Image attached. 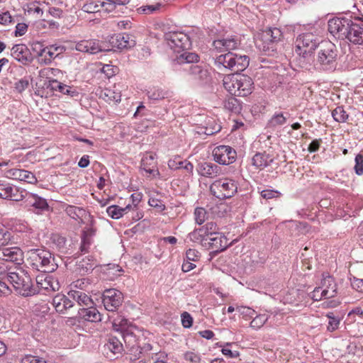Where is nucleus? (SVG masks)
Here are the masks:
<instances>
[{
    "mask_svg": "<svg viewBox=\"0 0 363 363\" xmlns=\"http://www.w3.org/2000/svg\"><path fill=\"white\" fill-rule=\"evenodd\" d=\"M7 281L17 294L23 296H30L38 291L33 288L31 278L28 273L21 267H14L11 272H9Z\"/></svg>",
    "mask_w": 363,
    "mask_h": 363,
    "instance_id": "1",
    "label": "nucleus"
},
{
    "mask_svg": "<svg viewBox=\"0 0 363 363\" xmlns=\"http://www.w3.org/2000/svg\"><path fill=\"white\" fill-rule=\"evenodd\" d=\"M247 55H238L232 52L221 54L215 58L214 64L220 71H233L235 73L245 70L249 65Z\"/></svg>",
    "mask_w": 363,
    "mask_h": 363,
    "instance_id": "2",
    "label": "nucleus"
},
{
    "mask_svg": "<svg viewBox=\"0 0 363 363\" xmlns=\"http://www.w3.org/2000/svg\"><path fill=\"white\" fill-rule=\"evenodd\" d=\"M28 262L38 271L49 273L55 271L57 264L53 255L44 249H31L28 251Z\"/></svg>",
    "mask_w": 363,
    "mask_h": 363,
    "instance_id": "3",
    "label": "nucleus"
},
{
    "mask_svg": "<svg viewBox=\"0 0 363 363\" xmlns=\"http://www.w3.org/2000/svg\"><path fill=\"white\" fill-rule=\"evenodd\" d=\"M337 49L335 44L330 41H323L320 45V49L315 60L314 66L316 69L321 71L335 70L337 65Z\"/></svg>",
    "mask_w": 363,
    "mask_h": 363,
    "instance_id": "4",
    "label": "nucleus"
},
{
    "mask_svg": "<svg viewBox=\"0 0 363 363\" xmlns=\"http://www.w3.org/2000/svg\"><path fill=\"white\" fill-rule=\"evenodd\" d=\"M211 193L220 199H228L238 191V183L232 179L224 178L215 181L210 186Z\"/></svg>",
    "mask_w": 363,
    "mask_h": 363,
    "instance_id": "5",
    "label": "nucleus"
},
{
    "mask_svg": "<svg viewBox=\"0 0 363 363\" xmlns=\"http://www.w3.org/2000/svg\"><path fill=\"white\" fill-rule=\"evenodd\" d=\"M295 43L296 53L306 58L313 52L318 43L313 33H307L298 35Z\"/></svg>",
    "mask_w": 363,
    "mask_h": 363,
    "instance_id": "6",
    "label": "nucleus"
},
{
    "mask_svg": "<svg viewBox=\"0 0 363 363\" xmlns=\"http://www.w3.org/2000/svg\"><path fill=\"white\" fill-rule=\"evenodd\" d=\"M164 40L174 52L189 49L191 47L189 37L183 32H168L164 34Z\"/></svg>",
    "mask_w": 363,
    "mask_h": 363,
    "instance_id": "7",
    "label": "nucleus"
},
{
    "mask_svg": "<svg viewBox=\"0 0 363 363\" xmlns=\"http://www.w3.org/2000/svg\"><path fill=\"white\" fill-rule=\"evenodd\" d=\"M130 325V323L128 320L123 317H117L112 323L113 330L120 331L122 333L125 343L130 348L134 349V344L136 343L137 340L132 328H129Z\"/></svg>",
    "mask_w": 363,
    "mask_h": 363,
    "instance_id": "8",
    "label": "nucleus"
},
{
    "mask_svg": "<svg viewBox=\"0 0 363 363\" xmlns=\"http://www.w3.org/2000/svg\"><path fill=\"white\" fill-rule=\"evenodd\" d=\"M102 301L107 311H115L121 306L123 295L117 289H107L103 294Z\"/></svg>",
    "mask_w": 363,
    "mask_h": 363,
    "instance_id": "9",
    "label": "nucleus"
},
{
    "mask_svg": "<svg viewBox=\"0 0 363 363\" xmlns=\"http://www.w3.org/2000/svg\"><path fill=\"white\" fill-rule=\"evenodd\" d=\"M213 235L209 238H202V245L216 253L225 250L230 245L228 239L221 233Z\"/></svg>",
    "mask_w": 363,
    "mask_h": 363,
    "instance_id": "10",
    "label": "nucleus"
},
{
    "mask_svg": "<svg viewBox=\"0 0 363 363\" xmlns=\"http://www.w3.org/2000/svg\"><path fill=\"white\" fill-rule=\"evenodd\" d=\"M352 20L347 18H334L328 23L329 32L335 37L345 40Z\"/></svg>",
    "mask_w": 363,
    "mask_h": 363,
    "instance_id": "11",
    "label": "nucleus"
},
{
    "mask_svg": "<svg viewBox=\"0 0 363 363\" xmlns=\"http://www.w3.org/2000/svg\"><path fill=\"white\" fill-rule=\"evenodd\" d=\"M214 160L224 165L232 164L236 158V152L230 146L220 145L213 150Z\"/></svg>",
    "mask_w": 363,
    "mask_h": 363,
    "instance_id": "12",
    "label": "nucleus"
},
{
    "mask_svg": "<svg viewBox=\"0 0 363 363\" xmlns=\"http://www.w3.org/2000/svg\"><path fill=\"white\" fill-rule=\"evenodd\" d=\"M110 47L106 49L112 50L114 48L117 49H128L135 46V41L132 36L128 33H118L110 37L108 40Z\"/></svg>",
    "mask_w": 363,
    "mask_h": 363,
    "instance_id": "13",
    "label": "nucleus"
},
{
    "mask_svg": "<svg viewBox=\"0 0 363 363\" xmlns=\"http://www.w3.org/2000/svg\"><path fill=\"white\" fill-rule=\"evenodd\" d=\"M345 40H347L353 45H363V21L360 22L352 21Z\"/></svg>",
    "mask_w": 363,
    "mask_h": 363,
    "instance_id": "14",
    "label": "nucleus"
},
{
    "mask_svg": "<svg viewBox=\"0 0 363 363\" xmlns=\"http://www.w3.org/2000/svg\"><path fill=\"white\" fill-rule=\"evenodd\" d=\"M36 284L40 291L45 292H53L60 289L58 281L51 275L48 274H41L36 277Z\"/></svg>",
    "mask_w": 363,
    "mask_h": 363,
    "instance_id": "15",
    "label": "nucleus"
},
{
    "mask_svg": "<svg viewBox=\"0 0 363 363\" xmlns=\"http://www.w3.org/2000/svg\"><path fill=\"white\" fill-rule=\"evenodd\" d=\"M217 225L213 222H208L203 227L194 230L189 234L190 239L194 242H201V239L209 238L218 233Z\"/></svg>",
    "mask_w": 363,
    "mask_h": 363,
    "instance_id": "16",
    "label": "nucleus"
},
{
    "mask_svg": "<svg viewBox=\"0 0 363 363\" xmlns=\"http://www.w3.org/2000/svg\"><path fill=\"white\" fill-rule=\"evenodd\" d=\"M76 50L89 54H96L101 51H108L109 49H106L104 44L100 43L98 40H84L77 43Z\"/></svg>",
    "mask_w": 363,
    "mask_h": 363,
    "instance_id": "17",
    "label": "nucleus"
},
{
    "mask_svg": "<svg viewBox=\"0 0 363 363\" xmlns=\"http://www.w3.org/2000/svg\"><path fill=\"white\" fill-rule=\"evenodd\" d=\"M0 259L19 264L23 261V252L17 247L0 248Z\"/></svg>",
    "mask_w": 363,
    "mask_h": 363,
    "instance_id": "18",
    "label": "nucleus"
},
{
    "mask_svg": "<svg viewBox=\"0 0 363 363\" xmlns=\"http://www.w3.org/2000/svg\"><path fill=\"white\" fill-rule=\"evenodd\" d=\"M64 47L52 45L40 50L38 56L41 57L40 60L45 65L51 63L59 54L64 51Z\"/></svg>",
    "mask_w": 363,
    "mask_h": 363,
    "instance_id": "19",
    "label": "nucleus"
},
{
    "mask_svg": "<svg viewBox=\"0 0 363 363\" xmlns=\"http://www.w3.org/2000/svg\"><path fill=\"white\" fill-rule=\"evenodd\" d=\"M132 351L138 352V356L135 355L138 359H141L138 363H152L153 356L157 355L156 352H152V345L149 343H145L143 347L136 346L134 344V349L131 348Z\"/></svg>",
    "mask_w": 363,
    "mask_h": 363,
    "instance_id": "20",
    "label": "nucleus"
},
{
    "mask_svg": "<svg viewBox=\"0 0 363 363\" xmlns=\"http://www.w3.org/2000/svg\"><path fill=\"white\" fill-rule=\"evenodd\" d=\"M240 45L239 40L236 37L230 36L223 39H218L213 42V46L216 50L220 52L235 50Z\"/></svg>",
    "mask_w": 363,
    "mask_h": 363,
    "instance_id": "21",
    "label": "nucleus"
},
{
    "mask_svg": "<svg viewBox=\"0 0 363 363\" xmlns=\"http://www.w3.org/2000/svg\"><path fill=\"white\" fill-rule=\"evenodd\" d=\"M11 56L17 61L26 65L32 60L31 54L24 44H18L11 48Z\"/></svg>",
    "mask_w": 363,
    "mask_h": 363,
    "instance_id": "22",
    "label": "nucleus"
},
{
    "mask_svg": "<svg viewBox=\"0 0 363 363\" xmlns=\"http://www.w3.org/2000/svg\"><path fill=\"white\" fill-rule=\"evenodd\" d=\"M0 198L20 201L23 199V195L18 193V189L16 186L9 183L0 182Z\"/></svg>",
    "mask_w": 363,
    "mask_h": 363,
    "instance_id": "23",
    "label": "nucleus"
},
{
    "mask_svg": "<svg viewBox=\"0 0 363 363\" xmlns=\"http://www.w3.org/2000/svg\"><path fill=\"white\" fill-rule=\"evenodd\" d=\"M189 75L199 84L207 83L210 80V72L208 69L198 65L190 66Z\"/></svg>",
    "mask_w": 363,
    "mask_h": 363,
    "instance_id": "24",
    "label": "nucleus"
},
{
    "mask_svg": "<svg viewBox=\"0 0 363 363\" xmlns=\"http://www.w3.org/2000/svg\"><path fill=\"white\" fill-rule=\"evenodd\" d=\"M68 296L75 301L82 308H86L88 306H94V303L89 295L84 293L83 291H78L75 289H71L68 292Z\"/></svg>",
    "mask_w": 363,
    "mask_h": 363,
    "instance_id": "25",
    "label": "nucleus"
},
{
    "mask_svg": "<svg viewBox=\"0 0 363 363\" xmlns=\"http://www.w3.org/2000/svg\"><path fill=\"white\" fill-rule=\"evenodd\" d=\"M238 96H246L251 94L253 88L252 79L244 74H238Z\"/></svg>",
    "mask_w": 363,
    "mask_h": 363,
    "instance_id": "26",
    "label": "nucleus"
},
{
    "mask_svg": "<svg viewBox=\"0 0 363 363\" xmlns=\"http://www.w3.org/2000/svg\"><path fill=\"white\" fill-rule=\"evenodd\" d=\"M322 294L323 293L326 298H333L337 294V286L333 278L329 275L323 276L320 285Z\"/></svg>",
    "mask_w": 363,
    "mask_h": 363,
    "instance_id": "27",
    "label": "nucleus"
},
{
    "mask_svg": "<svg viewBox=\"0 0 363 363\" xmlns=\"http://www.w3.org/2000/svg\"><path fill=\"white\" fill-rule=\"evenodd\" d=\"M52 306L58 313H65L67 309L73 307V302L65 295L58 294L52 298Z\"/></svg>",
    "mask_w": 363,
    "mask_h": 363,
    "instance_id": "28",
    "label": "nucleus"
},
{
    "mask_svg": "<svg viewBox=\"0 0 363 363\" xmlns=\"http://www.w3.org/2000/svg\"><path fill=\"white\" fill-rule=\"evenodd\" d=\"M197 171L203 177L213 178L219 174L220 169L213 163L203 162L199 164Z\"/></svg>",
    "mask_w": 363,
    "mask_h": 363,
    "instance_id": "29",
    "label": "nucleus"
},
{
    "mask_svg": "<svg viewBox=\"0 0 363 363\" xmlns=\"http://www.w3.org/2000/svg\"><path fill=\"white\" fill-rule=\"evenodd\" d=\"M49 86L53 91H59L63 94L70 96L72 97L78 95V91L73 86L65 84L57 80L52 79L49 81Z\"/></svg>",
    "mask_w": 363,
    "mask_h": 363,
    "instance_id": "30",
    "label": "nucleus"
},
{
    "mask_svg": "<svg viewBox=\"0 0 363 363\" xmlns=\"http://www.w3.org/2000/svg\"><path fill=\"white\" fill-rule=\"evenodd\" d=\"M78 313L82 318L86 321L99 322L101 320L100 313L93 306L80 308Z\"/></svg>",
    "mask_w": 363,
    "mask_h": 363,
    "instance_id": "31",
    "label": "nucleus"
},
{
    "mask_svg": "<svg viewBox=\"0 0 363 363\" xmlns=\"http://www.w3.org/2000/svg\"><path fill=\"white\" fill-rule=\"evenodd\" d=\"M274 158L266 152H257L252 158V164L255 167L256 169H264L272 162H273Z\"/></svg>",
    "mask_w": 363,
    "mask_h": 363,
    "instance_id": "32",
    "label": "nucleus"
},
{
    "mask_svg": "<svg viewBox=\"0 0 363 363\" xmlns=\"http://www.w3.org/2000/svg\"><path fill=\"white\" fill-rule=\"evenodd\" d=\"M9 173L14 179H18L29 184H35L37 182L34 174L25 169H13L9 171Z\"/></svg>",
    "mask_w": 363,
    "mask_h": 363,
    "instance_id": "33",
    "label": "nucleus"
},
{
    "mask_svg": "<svg viewBox=\"0 0 363 363\" xmlns=\"http://www.w3.org/2000/svg\"><path fill=\"white\" fill-rule=\"evenodd\" d=\"M23 198L26 199V202L28 205L33 206L36 209L45 210L48 207L47 201L36 194L32 193H26L25 196L23 195Z\"/></svg>",
    "mask_w": 363,
    "mask_h": 363,
    "instance_id": "34",
    "label": "nucleus"
},
{
    "mask_svg": "<svg viewBox=\"0 0 363 363\" xmlns=\"http://www.w3.org/2000/svg\"><path fill=\"white\" fill-rule=\"evenodd\" d=\"M277 43L278 42L271 40L265 41L264 40L263 33H262L260 38L256 41V45L259 50L267 55H274L277 50Z\"/></svg>",
    "mask_w": 363,
    "mask_h": 363,
    "instance_id": "35",
    "label": "nucleus"
},
{
    "mask_svg": "<svg viewBox=\"0 0 363 363\" xmlns=\"http://www.w3.org/2000/svg\"><path fill=\"white\" fill-rule=\"evenodd\" d=\"M223 81L225 89L232 95L238 96V74H228L223 78Z\"/></svg>",
    "mask_w": 363,
    "mask_h": 363,
    "instance_id": "36",
    "label": "nucleus"
},
{
    "mask_svg": "<svg viewBox=\"0 0 363 363\" xmlns=\"http://www.w3.org/2000/svg\"><path fill=\"white\" fill-rule=\"evenodd\" d=\"M96 262L92 256H88L79 261L77 264V270L80 274L88 273L93 270Z\"/></svg>",
    "mask_w": 363,
    "mask_h": 363,
    "instance_id": "37",
    "label": "nucleus"
},
{
    "mask_svg": "<svg viewBox=\"0 0 363 363\" xmlns=\"http://www.w3.org/2000/svg\"><path fill=\"white\" fill-rule=\"evenodd\" d=\"M104 347L114 355L121 354L123 351V344L119 339L116 337H110L108 342L104 345Z\"/></svg>",
    "mask_w": 363,
    "mask_h": 363,
    "instance_id": "38",
    "label": "nucleus"
},
{
    "mask_svg": "<svg viewBox=\"0 0 363 363\" xmlns=\"http://www.w3.org/2000/svg\"><path fill=\"white\" fill-rule=\"evenodd\" d=\"M155 154L146 153L145 155H144L141 160V169L148 174H152L154 172L152 167L155 164Z\"/></svg>",
    "mask_w": 363,
    "mask_h": 363,
    "instance_id": "39",
    "label": "nucleus"
},
{
    "mask_svg": "<svg viewBox=\"0 0 363 363\" xmlns=\"http://www.w3.org/2000/svg\"><path fill=\"white\" fill-rule=\"evenodd\" d=\"M130 206L121 208L118 206L113 205L106 208V213L113 219H119L123 216L130 212Z\"/></svg>",
    "mask_w": 363,
    "mask_h": 363,
    "instance_id": "40",
    "label": "nucleus"
},
{
    "mask_svg": "<svg viewBox=\"0 0 363 363\" xmlns=\"http://www.w3.org/2000/svg\"><path fill=\"white\" fill-rule=\"evenodd\" d=\"M262 33L264 40L265 41L271 40L274 42H279L282 38V33L281 30L277 28H268Z\"/></svg>",
    "mask_w": 363,
    "mask_h": 363,
    "instance_id": "41",
    "label": "nucleus"
},
{
    "mask_svg": "<svg viewBox=\"0 0 363 363\" xmlns=\"http://www.w3.org/2000/svg\"><path fill=\"white\" fill-rule=\"evenodd\" d=\"M178 63H194L199 60V56L194 52H184L182 53L177 59Z\"/></svg>",
    "mask_w": 363,
    "mask_h": 363,
    "instance_id": "42",
    "label": "nucleus"
},
{
    "mask_svg": "<svg viewBox=\"0 0 363 363\" xmlns=\"http://www.w3.org/2000/svg\"><path fill=\"white\" fill-rule=\"evenodd\" d=\"M65 212L69 217L76 220H82V218L85 214V211L83 208L74 206H67Z\"/></svg>",
    "mask_w": 363,
    "mask_h": 363,
    "instance_id": "43",
    "label": "nucleus"
},
{
    "mask_svg": "<svg viewBox=\"0 0 363 363\" xmlns=\"http://www.w3.org/2000/svg\"><path fill=\"white\" fill-rule=\"evenodd\" d=\"M269 315L263 313L256 315L250 322V327L255 330L260 329L268 320Z\"/></svg>",
    "mask_w": 363,
    "mask_h": 363,
    "instance_id": "44",
    "label": "nucleus"
},
{
    "mask_svg": "<svg viewBox=\"0 0 363 363\" xmlns=\"http://www.w3.org/2000/svg\"><path fill=\"white\" fill-rule=\"evenodd\" d=\"M333 119L338 123H345L348 118V114L342 106H337L332 111Z\"/></svg>",
    "mask_w": 363,
    "mask_h": 363,
    "instance_id": "45",
    "label": "nucleus"
},
{
    "mask_svg": "<svg viewBox=\"0 0 363 363\" xmlns=\"http://www.w3.org/2000/svg\"><path fill=\"white\" fill-rule=\"evenodd\" d=\"M225 108L234 112L239 113L241 110L240 102L234 97H230L224 102Z\"/></svg>",
    "mask_w": 363,
    "mask_h": 363,
    "instance_id": "46",
    "label": "nucleus"
},
{
    "mask_svg": "<svg viewBox=\"0 0 363 363\" xmlns=\"http://www.w3.org/2000/svg\"><path fill=\"white\" fill-rule=\"evenodd\" d=\"M167 96V93L164 91L162 89L159 88H154L150 89L147 92V96L149 99L157 101L162 99H164Z\"/></svg>",
    "mask_w": 363,
    "mask_h": 363,
    "instance_id": "47",
    "label": "nucleus"
},
{
    "mask_svg": "<svg viewBox=\"0 0 363 363\" xmlns=\"http://www.w3.org/2000/svg\"><path fill=\"white\" fill-rule=\"evenodd\" d=\"M286 121V118L284 116L283 113H275L272 118L269 121L268 125L269 127H277L278 125H284Z\"/></svg>",
    "mask_w": 363,
    "mask_h": 363,
    "instance_id": "48",
    "label": "nucleus"
},
{
    "mask_svg": "<svg viewBox=\"0 0 363 363\" xmlns=\"http://www.w3.org/2000/svg\"><path fill=\"white\" fill-rule=\"evenodd\" d=\"M90 285V282L87 279H79L71 284L72 289H79V291L85 290Z\"/></svg>",
    "mask_w": 363,
    "mask_h": 363,
    "instance_id": "49",
    "label": "nucleus"
},
{
    "mask_svg": "<svg viewBox=\"0 0 363 363\" xmlns=\"http://www.w3.org/2000/svg\"><path fill=\"white\" fill-rule=\"evenodd\" d=\"M11 239V233L4 229H0V248H3L2 247L9 245Z\"/></svg>",
    "mask_w": 363,
    "mask_h": 363,
    "instance_id": "50",
    "label": "nucleus"
},
{
    "mask_svg": "<svg viewBox=\"0 0 363 363\" xmlns=\"http://www.w3.org/2000/svg\"><path fill=\"white\" fill-rule=\"evenodd\" d=\"M130 0H106L101 3V6H111V9H106V11L110 12L113 11L116 5H125L128 4Z\"/></svg>",
    "mask_w": 363,
    "mask_h": 363,
    "instance_id": "51",
    "label": "nucleus"
},
{
    "mask_svg": "<svg viewBox=\"0 0 363 363\" xmlns=\"http://www.w3.org/2000/svg\"><path fill=\"white\" fill-rule=\"evenodd\" d=\"M236 310L242 316V318L246 320L252 318L255 315H256L255 311L249 307L238 306Z\"/></svg>",
    "mask_w": 363,
    "mask_h": 363,
    "instance_id": "52",
    "label": "nucleus"
},
{
    "mask_svg": "<svg viewBox=\"0 0 363 363\" xmlns=\"http://www.w3.org/2000/svg\"><path fill=\"white\" fill-rule=\"evenodd\" d=\"M195 220L197 224L201 225L206 218V211L203 208H196L194 211Z\"/></svg>",
    "mask_w": 363,
    "mask_h": 363,
    "instance_id": "53",
    "label": "nucleus"
},
{
    "mask_svg": "<svg viewBox=\"0 0 363 363\" xmlns=\"http://www.w3.org/2000/svg\"><path fill=\"white\" fill-rule=\"evenodd\" d=\"M260 195L263 199L268 200L279 198L281 194L277 190L264 189L260 191Z\"/></svg>",
    "mask_w": 363,
    "mask_h": 363,
    "instance_id": "54",
    "label": "nucleus"
},
{
    "mask_svg": "<svg viewBox=\"0 0 363 363\" xmlns=\"http://www.w3.org/2000/svg\"><path fill=\"white\" fill-rule=\"evenodd\" d=\"M143 195L140 192L133 193L130 196V199L132 200L131 204H128L126 206H130V211H137L138 205L142 200Z\"/></svg>",
    "mask_w": 363,
    "mask_h": 363,
    "instance_id": "55",
    "label": "nucleus"
},
{
    "mask_svg": "<svg viewBox=\"0 0 363 363\" xmlns=\"http://www.w3.org/2000/svg\"><path fill=\"white\" fill-rule=\"evenodd\" d=\"M355 165L354 167V169L355 173L361 176L363 174V155L362 154H358L356 155L355 159Z\"/></svg>",
    "mask_w": 363,
    "mask_h": 363,
    "instance_id": "56",
    "label": "nucleus"
},
{
    "mask_svg": "<svg viewBox=\"0 0 363 363\" xmlns=\"http://www.w3.org/2000/svg\"><path fill=\"white\" fill-rule=\"evenodd\" d=\"M101 7V4H98L96 2H89L87 4H85L82 6V10L84 12L89 13H94L99 11L100 8Z\"/></svg>",
    "mask_w": 363,
    "mask_h": 363,
    "instance_id": "57",
    "label": "nucleus"
},
{
    "mask_svg": "<svg viewBox=\"0 0 363 363\" xmlns=\"http://www.w3.org/2000/svg\"><path fill=\"white\" fill-rule=\"evenodd\" d=\"M21 363H47V362L42 357L29 354L22 358Z\"/></svg>",
    "mask_w": 363,
    "mask_h": 363,
    "instance_id": "58",
    "label": "nucleus"
},
{
    "mask_svg": "<svg viewBox=\"0 0 363 363\" xmlns=\"http://www.w3.org/2000/svg\"><path fill=\"white\" fill-rule=\"evenodd\" d=\"M184 358L186 361L190 363H199L201 357L199 354L194 352H186L184 354Z\"/></svg>",
    "mask_w": 363,
    "mask_h": 363,
    "instance_id": "59",
    "label": "nucleus"
},
{
    "mask_svg": "<svg viewBox=\"0 0 363 363\" xmlns=\"http://www.w3.org/2000/svg\"><path fill=\"white\" fill-rule=\"evenodd\" d=\"M14 267L8 266L4 261L0 262V277L7 280L9 272H11Z\"/></svg>",
    "mask_w": 363,
    "mask_h": 363,
    "instance_id": "60",
    "label": "nucleus"
},
{
    "mask_svg": "<svg viewBox=\"0 0 363 363\" xmlns=\"http://www.w3.org/2000/svg\"><path fill=\"white\" fill-rule=\"evenodd\" d=\"M352 287L359 292H363V279L353 277L350 279Z\"/></svg>",
    "mask_w": 363,
    "mask_h": 363,
    "instance_id": "61",
    "label": "nucleus"
},
{
    "mask_svg": "<svg viewBox=\"0 0 363 363\" xmlns=\"http://www.w3.org/2000/svg\"><path fill=\"white\" fill-rule=\"evenodd\" d=\"M148 204L152 207L157 208L159 211H162L165 209V205L157 199L150 198L148 201Z\"/></svg>",
    "mask_w": 363,
    "mask_h": 363,
    "instance_id": "62",
    "label": "nucleus"
},
{
    "mask_svg": "<svg viewBox=\"0 0 363 363\" xmlns=\"http://www.w3.org/2000/svg\"><path fill=\"white\" fill-rule=\"evenodd\" d=\"M322 288L320 286H317L314 289V290L311 292V297L314 301H320L323 298H327L325 294H322Z\"/></svg>",
    "mask_w": 363,
    "mask_h": 363,
    "instance_id": "63",
    "label": "nucleus"
},
{
    "mask_svg": "<svg viewBox=\"0 0 363 363\" xmlns=\"http://www.w3.org/2000/svg\"><path fill=\"white\" fill-rule=\"evenodd\" d=\"M182 325L186 328H189L192 325L193 318L189 313L184 312L182 314Z\"/></svg>",
    "mask_w": 363,
    "mask_h": 363,
    "instance_id": "64",
    "label": "nucleus"
}]
</instances>
